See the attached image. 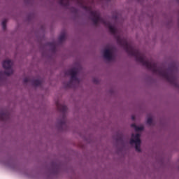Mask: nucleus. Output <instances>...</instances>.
Segmentation results:
<instances>
[{
  "label": "nucleus",
  "mask_w": 179,
  "mask_h": 179,
  "mask_svg": "<svg viewBox=\"0 0 179 179\" xmlns=\"http://www.w3.org/2000/svg\"><path fill=\"white\" fill-rule=\"evenodd\" d=\"M90 9V15L91 16V20H92L94 25L97 26L99 23L104 24L106 27L109 29L110 33L113 34L116 37L117 43L123 47L126 52L131 57H135L136 61L142 64L143 66H145L149 71L152 72H157V64L153 61V59H146L145 54L141 52L139 49L133 46L131 43L128 42V40L126 38H122L120 36L117 35L118 33V29L111 24L110 21H107L103 17H100V13L96 10H92V8Z\"/></svg>",
  "instance_id": "f257e3e1"
},
{
  "label": "nucleus",
  "mask_w": 179,
  "mask_h": 179,
  "mask_svg": "<svg viewBox=\"0 0 179 179\" xmlns=\"http://www.w3.org/2000/svg\"><path fill=\"white\" fill-rule=\"evenodd\" d=\"M66 76H71L69 82L64 83L65 87H73V82H78L79 83V78L76 76L78 71L76 69L73 68L65 71Z\"/></svg>",
  "instance_id": "f03ea898"
},
{
  "label": "nucleus",
  "mask_w": 179,
  "mask_h": 179,
  "mask_svg": "<svg viewBox=\"0 0 179 179\" xmlns=\"http://www.w3.org/2000/svg\"><path fill=\"white\" fill-rule=\"evenodd\" d=\"M56 106L57 108V110L60 111L62 114V120H58V124L59 127H64L66 125V116L65 114H66V111L68 110V107L65 105L60 104L59 102H56Z\"/></svg>",
  "instance_id": "7ed1b4c3"
},
{
  "label": "nucleus",
  "mask_w": 179,
  "mask_h": 179,
  "mask_svg": "<svg viewBox=\"0 0 179 179\" xmlns=\"http://www.w3.org/2000/svg\"><path fill=\"white\" fill-rule=\"evenodd\" d=\"M12 60L8 59L3 62V68L6 69L5 71H0V80L2 79L3 75L10 76L13 73V69H12Z\"/></svg>",
  "instance_id": "20e7f679"
},
{
  "label": "nucleus",
  "mask_w": 179,
  "mask_h": 179,
  "mask_svg": "<svg viewBox=\"0 0 179 179\" xmlns=\"http://www.w3.org/2000/svg\"><path fill=\"white\" fill-rule=\"evenodd\" d=\"M141 134H136L131 135V138L130 139V145H134L135 143V149L137 152H141Z\"/></svg>",
  "instance_id": "39448f33"
},
{
  "label": "nucleus",
  "mask_w": 179,
  "mask_h": 179,
  "mask_svg": "<svg viewBox=\"0 0 179 179\" xmlns=\"http://www.w3.org/2000/svg\"><path fill=\"white\" fill-rule=\"evenodd\" d=\"M103 57L108 61H112L113 58V52L110 49H105L103 50Z\"/></svg>",
  "instance_id": "423d86ee"
},
{
  "label": "nucleus",
  "mask_w": 179,
  "mask_h": 179,
  "mask_svg": "<svg viewBox=\"0 0 179 179\" xmlns=\"http://www.w3.org/2000/svg\"><path fill=\"white\" fill-rule=\"evenodd\" d=\"M10 118V114L9 112L2 110L0 112V121H8Z\"/></svg>",
  "instance_id": "0eeeda50"
},
{
  "label": "nucleus",
  "mask_w": 179,
  "mask_h": 179,
  "mask_svg": "<svg viewBox=\"0 0 179 179\" xmlns=\"http://www.w3.org/2000/svg\"><path fill=\"white\" fill-rule=\"evenodd\" d=\"M131 128H134L136 132H139V131H143V129H144L143 126L138 127L135 124H132L131 125Z\"/></svg>",
  "instance_id": "6e6552de"
},
{
  "label": "nucleus",
  "mask_w": 179,
  "mask_h": 179,
  "mask_svg": "<svg viewBox=\"0 0 179 179\" xmlns=\"http://www.w3.org/2000/svg\"><path fill=\"white\" fill-rule=\"evenodd\" d=\"M33 86H41V83H43V81L41 80H33L32 81Z\"/></svg>",
  "instance_id": "1a4fd4ad"
},
{
  "label": "nucleus",
  "mask_w": 179,
  "mask_h": 179,
  "mask_svg": "<svg viewBox=\"0 0 179 179\" xmlns=\"http://www.w3.org/2000/svg\"><path fill=\"white\" fill-rule=\"evenodd\" d=\"M59 3L62 6H69V0H59Z\"/></svg>",
  "instance_id": "9d476101"
},
{
  "label": "nucleus",
  "mask_w": 179,
  "mask_h": 179,
  "mask_svg": "<svg viewBox=\"0 0 179 179\" xmlns=\"http://www.w3.org/2000/svg\"><path fill=\"white\" fill-rule=\"evenodd\" d=\"M48 45H49V47H52V50H53V51H55V48H56L55 42H50V43H48Z\"/></svg>",
  "instance_id": "9b49d317"
},
{
  "label": "nucleus",
  "mask_w": 179,
  "mask_h": 179,
  "mask_svg": "<svg viewBox=\"0 0 179 179\" xmlns=\"http://www.w3.org/2000/svg\"><path fill=\"white\" fill-rule=\"evenodd\" d=\"M64 40H65V33L62 34L59 36V41H60V43H62V41H64Z\"/></svg>",
  "instance_id": "f8f14e48"
},
{
  "label": "nucleus",
  "mask_w": 179,
  "mask_h": 179,
  "mask_svg": "<svg viewBox=\"0 0 179 179\" xmlns=\"http://www.w3.org/2000/svg\"><path fill=\"white\" fill-rule=\"evenodd\" d=\"M115 139L117 142H122V134H118Z\"/></svg>",
  "instance_id": "ddd939ff"
},
{
  "label": "nucleus",
  "mask_w": 179,
  "mask_h": 179,
  "mask_svg": "<svg viewBox=\"0 0 179 179\" xmlns=\"http://www.w3.org/2000/svg\"><path fill=\"white\" fill-rule=\"evenodd\" d=\"M3 30H6V20H3L1 23Z\"/></svg>",
  "instance_id": "4468645a"
},
{
  "label": "nucleus",
  "mask_w": 179,
  "mask_h": 179,
  "mask_svg": "<svg viewBox=\"0 0 179 179\" xmlns=\"http://www.w3.org/2000/svg\"><path fill=\"white\" fill-rule=\"evenodd\" d=\"M152 122H153V119L152 117H148L147 119V124L148 125H152Z\"/></svg>",
  "instance_id": "2eb2a0df"
},
{
  "label": "nucleus",
  "mask_w": 179,
  "mask_h": 179,
  "mask_svg": "<svg viewBox=\"0 0 179 179\" xmlns=\"http://www.w3.org/2000/svg\"><path fill=\"white\" fill-rule=\"evenodd\" d=\"M23 82H24V83H27L30 82V78H24Z\"/></svg>",
  "instance_id": "dca6fc26"
},
{
  "label": "nucleus",
  "mask_w": 179,
  "mask_h": 179,
  "mask_svg": "<svg viewBox=\"0 0 179 179\" xmlns=\"http://www.w3.org/2000/svg\"><path fill=\"white\" fill-rule=\"evenodd\" d=\"M93 82L94 83H95L96 85H97V83H99V80L96 79V78H94L93 79Z\"/></svg>",
  "instance_id": "f3484780"
},
{
  "label": "nucleus",
  "mask_w": 179,
  "mask_h": 179,
  "mask_svg": "<svg viewBox=\"0 0 179 179\" xmlns=\"http://www.w3.org/2000/svg\"><path fill=\"white\" fill-rule=\"evenodd\" d=\"M159 73H160V71H159V68H158V69H157V75H159Z\"/></svg>",
  "instance_id": "a211bd4d"
},
{
  "label": "nucleus",
  "mask_w": 179,
  "mask_h": 179,
  "mask_svg": "<svg viewBox=\"0 0 179 179\" xmlns=\"http://www.w3.org/2000/svg\"><path fill=\"white\" fill-rule=\"evenodd\" d=\"M131 120H133V121H134V120H135V116L131 117Z\"/></svg>",
  "instance_id": "6ab92c4d"
},
{
  "label": "nucleus",
  "mask_w": 179,
  "mask_h": 179,
  "mask_svg": "<svg viewBox=\"0 0 179 179\" xmlns=\"http://www.w3.org/2000/svg\"><path fill=\"white\" fill-rule=\"evenodd\" d=\"M84 9H87V6H84Z\"/></svg>",
  "instance_id": "aec40b11"
},
{
  "label": "nucleus",
  "mask_w": 179,
  "mask_h": 179,
  "mask_svg": "<svg viewBox=\"0 0 179 179\" xmlns=\"http://www.w3.org/2000/svg\"><path fill=\"white\" fill-rule=\"evenodd\" d=\"M178 1H179V0H178Z\"/></svg>",
  "instance_id": "412c9836"
}]
</instances>
